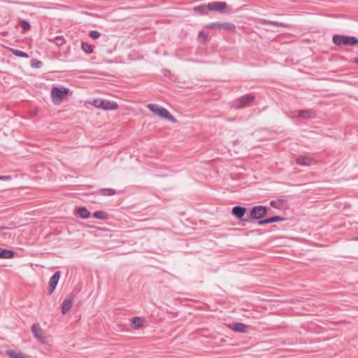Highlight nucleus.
<instances>
[{"label": "nucleus", "instance_id": "nucleus-1", "mask_svg": "<svg viewBox=\"0 0 358 358\" xmlns=\"http://www.w3.org/2000/svg\"><path fill=\"white\" fill-rule=\"evenodd\" d=\"M148 108L156 115L166 119L171 122H176V118L170 113V112L164 107L157 104L150 103Z\"/></svg>", "mask_w": 358, "mask_h": 358}, {"label": "nucleus", "instance_id": "nucleus-4", "mask_svg": "<svg viewBox=\"0 0 358 358\" xmlns=\"http://www.w3.org/2000/svg\"><path fill=\"white\" fill-rule=\"evenodd\" d=\"M253 23H255L257 24H271L276 27H289V26L285 23L283 22H279L277 21H271V20H259L257 21H255L252 19H248V31L251 30L252 31H255V29L251 27L253 25Z\"/></svg>", "mask_w": 358, "mask_h": 358}, {"label": "nucleus", "instance_id": "nucleus-14", "mask_svg": "<svg viewBox=\"0 0 358 358\" xmlns=\"http://www.w3.org/2000/svg\"><path fill=\"white\" fill-rule=\"evenodd\" d=\"M131 322H132L133 327L135 329H138L144 325L145 319L141 317H132Z\"/></svg>", "mask_w": 358, "mask_h": 358}, {"label": "nucleus", "instance_id": "nucleus-13", "mask_svg": "<svg viewBox=\"0 0 358 358\" xmlns=\"http://www.w3.org/2000/svg\"><path fill=\"white\" fill-rule=\"evenodd\" d=\"M284 220H285V219L282 217L273 216L270 218H267V219L259 221V224L260 225H264V224H270L272 222H281V221H284Z\"/></svg>", "mask_w": 358, "mask_h": 358}, {"label": "nucleus", "instance_id": "nucleus-7", "mask_svg": "<svg viewBox=\"0 0 358 358\" xmlns=\"http://www.w3.org/2000/svg\"><path fill=\"white\" fill-rule=\"evenodd\" d=\"M228 5L224 1H213L209 3L210 11H217L220 13H227Z\"/></svg>", "mask_w": 358, "mask_h": 358}, {"label": "nucleus", "instance_id": "nucleus-28", "mask_svg": "<svg viewBox=\"0 0 358 358\" xmlns=\"http://www.w3.org/2000/svg\"><path fill=\"white\" fill-rule=\"evenodd\" d=\"M20 26L24 31H27L30 29V24L28 21L25 20H22L20 21Z\"/></svg>", "mask_w": 358, "mask_h": 358}, {"label": "nucleus", "instance_id": "nucleus-5", "mask_svg": "<svg viewBox=\"0 0 358 358\" xmlns=\"http://www.w3.org/2000/svg\"><path fill=\"white\" fill-rule=\"evenodd\" d=\"M69 92V89L68 88L53 87L51 90V98L53 103L62 101Z\"/></svg>", "mask_w": 358, "mask_h": 358}, {"label": "nucleus", "instance_id": "nucleus-9", "mask_svg": "<svg viewBox=\"0 0 358 358\" xmlns=\"http://www.w3.org/2000/svg\"><path fill=\"white\" fill-rule=\"evenodd\" d=\"M73 298L72 294H69L64 299L62 304V313L63 315L66 314L71 308Z\"/></svg>", "mask_w": 358, "mask_h": 358}, {"label": "nucleus", "instance_id": "nucleus-23", "mask_svg": "<svg viewBox=\"0 0 358 358\" xmlns=\"http://www.w3.org/2000/svg\"><path fill=\"white\" fill-rule=\"evenodd\" d=\"M11 52L15 56L18 57H22V58H28L29 57V55L27 52L21 51L17 49H11Z\"/></svg>", "mask_w": 358, "mask_h": 358}, {"label": "nucleus", "instance_id": "nucleus-37", "mask_svg": "<svg viewBox=\"0 0 358 358\" xmlns=\"http://www.w3.org/2000/svg\"><path fill=\"white\" fill-rule=\"evenodd\" d=\"M356 240H358V236L356 238Z\"/></svg>", "mask_w": 358, "mask_h": 358}, {"label": "nucleus", "instance_id": "nucleus-20", "mask_svg": "<svg viewBox=\"0 0 358 358\" xmlns=\"http://www.w3.org/2000/svg\"><path fill=\"white\" fill-rule=\"evenodd\" d=\"M311 159L308 157H299L296 159V164L301 166H308L310 164Z\"/></svg>", "mask_w": 358, "mask_h": 358}, {"label": "nucleus", "instance_id": "nucleus-31", "mask_svg": "<svg viewBox=\"0 0 358 358\" xmlns=\"http://www.w3.org/2000/svg\"><path fill=\"white\" fill-rule=\"evenodd\" d=\"M100 35L101 34L98 31L95 30L91 31L89 34V36L93 39L98 38L100 36Z\"/></svg>", "mask_w": 358, "mask_h": 358}, {"label": "nucleus", "instance_id": "nucleus-10", "mask_svg": "<svg viewBox=\"0 0 358 358\" xmlns=\"http://www.w3.org/2000/svg\"><path fill=\"white\" fill-rule=\"evenodd\" d=\"M211 28H215L217 29H224L234 31L235 29V26L231 23H221V22H214L212 23L210 26Z\"/></svg>", "mask_w": 358, "mask_h": 358}, {"label": "nucleus", "instance_id": "nucleus-21", "mask_svg": "<svg viewBox=\"0 0 358 358\" xmlns=\"http://www.w3.org/2000/svg\"><path fill=\"white\" fill-rule=\"evenodd\" d=\"M6 353L10 358H27L25 355L21 352L8 350Z\"/></svg>", "mask_w": 358, "mask_h": 358}, {"label": "nucleus", "instance_id": "nucleus-12", "mask_svg": "<svg viewBox=\"0 0 358 358\" xmlns=\"http://www.w3.org/2000/svg\"><path fill=\"white\" fill-rule=\"evenodd\" d=\"M232 214L238 218H242L246 213V207L236 206L232 208Z\"/></svg>", "mask_w": 358, "mask_h": 358}, {"label": "nucleus", "instance_id": "nucleus-19", "mask_svg": "<svg viewBox=\"0 0 358 358\" xmlns=\"http://www.w3.org/2000/svg\"><path fill=\"white\" fill-rule=\"evenodd\" d=\"M78 216L83 219H87L90 217V213L85 207H79L77 209Z\"/></svg>", "mask_w": 358, "mask_h": 358}, {"label": "nucleus", "instance_id": "nucleus-35", "mask_svg": "<svg viewBox=\"0 0 358 358\" xmlns=\"http://www.w3.org/2000/svg\"><path fill=\"white\" fill-rule=\"evenodd\" d=\"M354 62L357 64H358V57H355L354 59Z\"/></svg>", "mask_w": 358, "mask_h": 358}, {"label": "nucleus", "instance_id": "nucleus-26", "mask_svg": "<svg viewBox=\"0 0 358 358\" xmlns=\"http://www.w3.org/2000/svg\"><path fill=\"white\" fill-rule=\"evenodd\" d=\"M285 201H286V200L278 199V201H271L270 204L272 207L280 209Z\"/></svg>", "mask_w": 358, "mask_h": 358}, {"label": "nucleus", "instance_id": "nucleus-29", "mask_svg": "<svg viewBox=\"0 0 358 358\" xmlns=\"http://www.w3.org/2000/svg\"><path fill=\"white\" fill-rule=\"evenodd\" d=\"M31 65L33 67L40 69L43 66V63L41 61L34 59L31 61Z\"/></svg>", "mask_w": 358, "mask_h": 358}, {"label": "nucleus", "instance_id": "nucleus-2", "mask_svg": "<svg viewBox=\"0 0 358 358\" xmlns=\"http://www.w3.org/2000/svg\"><path fill=\"white\" fill-rule=\"evenodd\" d=\"M336 45L354 46L358 43V38L355 36L336 34L332 38Z\"/></svg>", "mask_w": 358, "mask_h": 358}, {"label": "nucleus", "instance_id": "nucleus-27", "mask_svg": "<svg viewBox=\"0 0 358 358\" xmlns=\"http://www.w3.org/2000/svg\"><path fill=\"white\" fill-rule=\"evenodd\" d=\"M208 37V34L207 31H201L199 34V39L201 42H205L207 41V38Z\"/></svg>", "mask_w": 358, "mask_h": 358}, {"label": "nucleus", "instance_id": "nucleus-3", "mask_svg": "<svg viewBox=\"0 0 358 358\" xmlns=\"http://www.w3.org/2000/svg\"><path fill=\"white\" fill-rule=\"evenodd\" d=\"M92 105L96 108L106 110H113L118 108V105L115 101L100 99H94L92 102Z\"/></svg>", "mask_w": 358, "mask_h": 358}, {"label": "nucleus", "instance_id": "nucleus-17", "mask_svg": "<svg viewBox=\"0 0 358 358\" xmlns=\"http://www.w3.org/2000/svg\"><path fill=\"white\" fill-rule=\"evenodd\" d=\"M299 116L301 118H314L315 113L310 109L303 110L299 111Z\"/></svg>", "mask_w": 358, "mask_h": 358}, {"label": "nucleus", "instance_id": "nucleus-8", "mask_svg": "<svg viewBox=\"0 0 358 358\" xmlns=\"http://www.w3.org/2000/svg\"><path fill=\"white\" fill-rule=\"evenodd\" d=\"M60 275L61 272L57 271L50 278L48 283V294H51L55 289L60 278Z\"/></svg>", "mask_w": 358, "mask_h": 358}, {"label": "nucleus", "instance_id": "nucleus-30", "mask_svg": "<svg viewBox=\"0 0 358 358\" xmlns=\"http://www.w3.org/2000/svg\"><path fill=\"white\" fill-rule=\"evenodd\" d=\"M55 43L57 46H61L64 43V39L62 36H57L55 38Z\"/></svg>", "mask_w": 358, "mask_h": 358}, {"label": "nucleus", "instance_id": "nucleus-18", "mask_svg": "<svg viewBox=\"0 0 358 358\" xmlns=\"http://www.w3.org/2000/svg\"><path fill=\"white\" fill-rule=\"evenodd\" d=\"M194 10L201 15H206L210 11L209 3L196 6L194 8Z\"/></svg>", "mask_w": 358, "mask_h": 358}, {"label": "nucleus", "instance_id": "nucleus-25", "mask_svg": "<svg viewBox=\"0 0 358 358\" xmlns=\"http://www.w3.org/2000/svg\"><path fill=\"white\" fill-rule=\"evenodd\" d=\"M93 217L100 220H107L108 215L103 211H96L93 213Z\"/></svg>", "mask_w": 358, "mask_h": 358}, {"label": "nucleus", "instance_id": "nucleus-22", "mask_svg": "<svg viewBox=\"0 0 358 358\" xmlns=\"http://www.w3.org/2000/svg\"><path fill=\"white\" fill-rule=\"evenodd\" d=\"M101 194L103 196H113L115 194L116 191L113 188H103L99 190Z\"/></svg>", "mask_w": 358, "mask_h": 358}, {"label": "nucleus", "instance_id": "nucleus-24", "mask_svg": "<svg viewBox=\"0 0 358 358\" xmlns=\"http://www.w3.org/2000/svg\"><path fill=\"white\" fill-rule=\"evenodd\" d=\"M81 48L82 50L87 53V54H90L93 52V48H92V45H91L90 44L87 43H85V42H83L82 44H81Z\"/></svg>", "mask_w": 358, "mask_h": 358}, {"label": "nucleus", "instance_id": "nucleus-34", "mask_svg": "<svg viewBox=\"0 0 358 358\" xmlns=\"http://www.w3.org/2000/svg\"><path fill=\"white\" fill-rule=\"evenodd\" d=\"M241 101H243V102H244V101H245V102H246V96H242V98H241Z\"/></svg>", "mask_w": 358, "mask_h": 358}, {"label": "nucleus", "instance_id": "nucleus-32", "mask_svg": "<svg viewBox=\"0 0 358 358\" xmlns=\"http://www.w3.org/2000/svg\"><path fill=\"white\" fill-rule=\"evenodd\" d=\"M255 99V96L252 94H248V107L250 106V103L252 102Z\"/></svg>", "mask_w": 358, "mask_h": 358}, {"label": "nucleus", "instance_id": "nucleus-36", "mask_svg": "<svg viewBox=\"0 0 358 358\" xmlns=\"http://www.w3.org/2000/svg\"><path fill=\"white\" fill-rule=\"evenodd\" d=\"M6 229V227H1V226H0V230H1V229Z\"/></svg>", "mask_w": 358, "mask_h": 358}, {"label": "nucleus", "instance_id": "nucleus-15", "mask_svg": "<svg viewBox=\"0 0 358 358\" xmlns=\"http://www.w3.org/2000/svg\"><path fill=\"white\" fill-rule=\"evenodd\" d=\"M230 328L237 332H241L245 333L246 332V325L240 323V322H235L229 325Z\"/></svg>", "mask_w": 358, "mask_h": 358}, {"label": "nucleus", "instance_id": "nucleus-6", "mask_svg": "<svg viewBox=\"0 0 358 358\" xmlns=\"http://www.w3.org/2000/svg\"><path fill=\"white\" fill-rule=\"evenodd\" d=\"M268 208L262 206H257L252 208L250 210L251 219H261L264 217L267 213Z\"/></svg>", "mask_w": 358, "mask_h": 358}, {"label": "nucleus", "instance_id": "nucleus-33", "mask_svg": "<svg viewBox=\"0 0 358 358\" xmlns=\"http://www.w3.org/2000/svg\"><path fill=\"white\" fill-rule=\"evenodd\" d=\"M12 177L10 176H0L1 180H10Z\"/></svg>", "mask_w": 358, "mask_h": 358}, {"label": "nucleus", "instance_id": "nucleus-16", "mask_svg": "<svg viewBox=\"0 0 358 358\" xmlns=\"http://www.w3.org/2000/svg\"><path fill=\"white\" fill-rule=\"evenodd\" d=\"M15 252L13 250L0 248V259H10L14 257Z\"/></svg>", "mask_w": 358, "mask_h": 358}, {"label": "nucleus", "instance_id": "nucleus-11", "mask_svg": "<svg viewBox=\"0 0 358 358\" xmlns=\"http://www.w3.org/2000/svg\"><path fill=\"white\" fill-rule=\"evenodd\" d=\"M31 331L34 336L40 341L45 342V338L43 335V330L38 324H33Z\"/></svg>", "mask_w": 358, "mask_h": 358}]
</instances>
